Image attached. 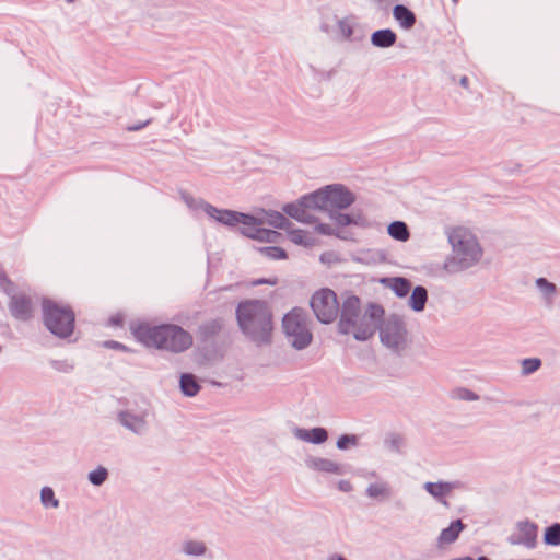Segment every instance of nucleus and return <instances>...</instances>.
<instances>
[{"label": "nucleus", "mask_w": 560, "mask_h": 560, "mask_svg": "<svg viewBox=\"0 0 560 560\" xmlns=\"http://www.w3.org/2000/svg\"><path fill=\"white\" fill-rule=\"evenodd\" d=\"M353 200L352 194L343 187L328 186L284 206L283 211L298 221L311 223L315 220L316 212L343 209Z\"/></svg>", "instance_id": "nucleus-1"}, {"label": "nucleus", "mask_w": 560, "mask_h": 560, "mask_svg": "<svg viewBox=\"0 0 560 560\" xmlns=\"http://www.w3.org/2000/svg\"><path fill=\"white\" fill-rule=\"evenodd\" d=\"M384 316V310L376 304L362 306L357 295L345 298L338 328L342 334L352 335L358 340H366L378 328Z\"/></svg>", "instance_id": "nucleus-2"}, {"label": "nucleus", "mask_w": 560, "mask_h": 560, "mask_svg": "<svg viewBox=\"0 0 560 560\" xmlns=\"http://www.w3.org/2000/svg\"><path fill=\"white\" fill-rule=\"evenodd\" d=\"M133 332L136 338L147 347L170 352L186 351L194 343L192 335L175 324L152 325L143 323L138 325Z\"/></svg>", "instance_id": "nucleus-3"}, {"label": "nucleus", "mask_w": 560, "mask_h": 560, "mask_svg": "<svg viewBox=\"0 0 560 560\" xmlns=\"http://www.w3.org/2000/svg\"><path fill=\"white\" fill-rule=\"evenodd\" d=\"M236 317L242 331L257 343L270 341L273 331L272 312L260 300H246L238 304Z\"/></svg>", "instance_id": "nucleus-4"}, {"label": "nucleus", "mask_w": 560, "mask_h": 560, "mask_svg": "<svg viewBox=\"0 0 560 560\" xmlns=\"http://www.w3.org/2000/svg\"><path fill=\"white\" fill-rule=\"evenodd\" d=\"M42 307L45 325L52 334L59 337H68L73 332L74 313L69 306L50 299H44Z\"/></svg>", "instance_id": "nucleus-5"}, {"label": "nucleus", "mask_w": 560, "mask_h": 560, "mask_svg": "<svg viewBox=\"0 0 560 560\" xmlns=\"http://www.w3.org/2000/svg\"><path fill=\"white\" fill-rule=\"evenodd\" d=\"M282 327L285 335L291 339L296 349L306 348L313 339L307 327V319L302 308L295 307L284 315Z\"/></svg>", "instance_id": "nucleus-6"}, {"label": "nucleus", "mask_w": 560, "mask_h": 560, "mask_svg": "<svg viewBox=\"0 0 560 560\" xmlns=\"http://www.w3.org/2000/svg\"><path fill=\"white\" fill-rule=\"evenodd\" d=\"M311 308L316 318L324 323L335 322L338 315H341V306L335 291L328 288H322L314 292L310 302Z\"/></svg>", "instance_id": "nucleus-7"}, {"label": "nucleus", "mask_w": 560, "mask_h": 560, "mask_svg": "<svg viewBox=\"0 0 560 560\" xmlns=\"http://www.w3.org/2000/svg\"><path fill=\"white\" fill-rule=\"evenodd\" d=\"M450 241L457 252L467 255L470 260H477L481 255L476 237L465 229H454L450 235Z\"/></svg>", "instance_id": "nucleus-8"}, {"label": "nucleus", "mask_w": 560, "mask_h": 560, "mask_svg": "<svg viewBox=\"0 0 560 560\" xmlns=\"http://www.w3.org/2000/svg\"><path fill=\"white\" fill-rule=\"evenodd\" d=\"M537 526L529 522H521L515 527L511 535V542L516 545H524L526 547H534L537 539Z\"/></svg>", "instance_id": "nucleus-9"}, {"label": "nucleus", "mask_w": 560, "mask_h": 560, "mask_svg": "<svg viewBox=\"0 0 560 560\" xmlns=\"http://www.w3.org/2000/svg\"><path fill=\"white\" fill-rule=\"evenodd\" d=\"M10 311L19 319L27 320L33 316V305L30 296L15 294L10 302Z\"/></svg>", "instance_id": "nucleus-10"}, {"label": "nucleus", "mask_w": 560, "mask_h": 560, "mask_svg": "<svg viewBox=\"0 0 560 560\" xmlns=\"http://www.w3.org/2000/svg\"><path fill=\"white\" fill-rule=\"evenodd\" d=\"M464 528H465V525L463 524V522L460 520H456V521L452 522L447 528H444L441 532V534L438 538L439 548H445L446 546L454 542L458 538L460 532Z\"/></svg>", "instance_id": "nucleus-11"}, {"label": "nucleus", "mask_w": 560, "mask_h": 560, "mask_svg": "<svg viewBox=\"0 0 560 560\" xmlns=\"http://www.w3.org/2000/svg\"><path fill=\"white\" fill-rule=\"evenodd\" d=\"M394 18L405 30H410L416 23L415 13L405 5H396L394 8Z\"/></svg>", "instance_id": "nucleus-12"}, {"label": "nucleus", "mask_w": 560, "mask_h": 560, "mask_svg": "<svg viewBox=\"0 0 560 560\" xmlns=\"http://www.w3.org/2000/svg\"><path fill=\"white\" fill-rule=\"evenodd\" d=\"M454 488L455 486L448 482H428L425 485V490L434 498L443 501L444 504H447L446 501H444V498L450 495Z\"/></svg>", "instance_id": "nucleus-13"}, {"label": "nucleus", "mask_w": 560, "mask_h": 560, "mask_svg": "<svg viewBox=\"0 0 560 560\" xmlns=\"http://www.w3.org/2000/svg\"><path fill=\"white\" fill-rule=\"evenodd\" d=\"M396 39V34L390 30H381L372 35V43L377 47H390Z\"/></svg>", "instance_id": "nucleus-14"}, {"label": "nucleus", "mask_w": 560, "mask_h": 560, "mask_svg": "<svg viewBox=\"0 0 560 560\" xmlns=\"http://www.w3.org/2000/svg\"><path fill=\"white\" fill-rule=\"evenodd\" d=\"M211 215L215 218L218 221L228 225H234L240 222H245V215L231 211L213 210Z\"/></svg>", "instance_id": "nucleus-15"}, {"label": "nucleus", "mask_w": 560, "mask_h": 560, "mask_svg": "<svg viewBox=\"0 0 560 560\" xmlns=\"http://www.w3.org/2000/svg\"><path fill=\"white\" fill-rule=\"evenodd\" d=\"M289 236L293 243L299 245L313 246L316 243L313 233L303 230L290 231Z\"/></svg>", "instance_id": "nucleus-16"}, {"label": "nucleus", "mask_w": 560, "mask_h": 560, "mask_svg": "<svg viewBox=\"0 0 560 560\" xmlns=\"http://www.w3.org/2000/svg\"><path fill=\"white\" fill-rule=\"evenodd\" d=\"M428 300L425 288L417 287L410 298V305L415 311H422Z\"/></svg>", "instance_id": "nucleus-17"}, {"label": "nucleus", "mask_w": 560, "mask_h": 560, "mask_svg": "<svg viewBox=\"0 0 560 560\" xmlns=\"http://www.w3.org/2000/svg\"><path fill=\"white\" fill-rule=\"evenodd\" d=\"M388 233L393 238L400 242H406L410 236L407 225L400 221L392 223L388 226Z\"/></svg>", "instance_id": "nucleus-18"}, {"label": "nucleus", "mask_w": 560, "mask_h": 560, "mask_svg": "<svg viewBox=\"0 0 560 560\" xmlns=\"http://www.w3.org/2000/svg\"><path fill=\"white\" fill-rule=\"evenodd\" d=\"M300 436L312 443H323L327 440V431L323 428H315L301 432Z\"/></svg>", "instance_id": "nucleus-19"}, {"label": "nucleus", "mask_w": 560, "mask_h": 560, "mask_svg": "<svg viewBox=\"0 0 560 560\" xmlns=\"http://www.w3.org/2000/svg\"><path fill=\"white\" fill-rule=\"evenodd\" d=\"M180 387H182V390L188 396L196 395L200 389L199 384L197 383L195 376L191 374H184L182 376Z\"/></svg>", "instance_id": "nucleus-20"}, {"label": "nucleus", "mask_w": 560, "mask_h": 560, "mask_svg": "<svg viewBox=\"0 0 560 560\" xmlns=\"http://www.w3.org/2000/svg\"><path fill=\"white\" fill-rule=\"evenodd\" d=\"M390 287L397 295L406 296L411 289V283L405 278H395Z\"/></svg>", "instance_id": "nucleus-21"}, {"label": "nucleus", "mask_w": 560, "mask_h": 560, "mask_svg": "<svg viewBox=\"0 0 560 560\" xmlns=\"http://www.w3.org/2000/svg\"><path fill=\"white\" fill-rule=\"evenodd\" d=\"M314 467L319 471L339 474L340 466L329 459H317L314 462Z\"/></svg>", "instance_id": "nucleus-22"}, {"label": "nucleus", "mask_w": 560, "mask_h": 560, "mask_svg": "<svg viewBox=\"0 0 560 560\" xmlns=\"http://www.w3.org/2000/svg\"><path fill=\"white\" fill-rule=\"evenodd\" d=\"M545 541L549 545L560 544V524H555L547 528L545 533Z\"/></svg>", "instance_id": "nucleus-23"}, {"label": "nucleus", "mask_w": 560, "mask_h": 560, "mask_svg": "<svg viewBox=\"0 0 560 560\" xmlns=\"http://www.w3.org/2000/svg\"><path fill=\"white\" fill-rule=\"evenodd\" d=\"M368 493L373 498H384L389 494V488L386 483H374L369 487Z\"/></svg>", "instance_id": "nucleus-24"}, {"label": "nucleus", "mask_w": 560, "mask_h": 560, "mask_svg": "<svg viewBox=\"0 0 560 560\" xmlns=\"http://www.w3.org/2000/svg\"><path fill=\"white\" fill-rule=\"evenodd\" d=\"M253 236L259 241L272 243V242H277L280 234L276 231L258 229L256 231L255 235H253Z\"/></svg>", "instance_id": "nucleus-25"}, {"label": "nucleus", "mask_w": 560, "mask_h": 560, "mask_svg": "<svg viewBox=\"0 0 560 560\" xmlns=\"http://www.w3.org/2000/svg\"><path fill=\"white\" fill-rule=\"evenodd\" d=\"M40 498L43 504L46 506L56 508L58 505V500L55 499V493L51 488H43Z\"/></svg>", "instance_id": "nucleus-26"}, {"label": "nucleus", "mask_w": 560, "mask_h": 560, "mask_svg": "<svg viewBox=\"0 0 560 560\" xmlns=\"http://www.w3.org/2000/svg\"><path fill=\"white\" fill-rule=\"evenodd\" d=\"M108 472L104 467H98L90 472L89 479L93 485L100 486L107 479Z\"/></svg>", "instance_id": "nucleus-27"}, {"label": "nucleus", "mask_w": 560, "mask_h": 560, "mask_svg": "<svg viewBox=\"0 0 560 560\" xmlns=\"http://www.w3.org/2000/svg\"><path fill=\"white\" fill-rule=\"evenodd\" d=\"M185 551L189 555L199 556L205 553L206 546L201 541H188L185 547Z\"/></svg>", "instance_id": "nucleus-28"}, {"label": "nucleus", "mask_w": 560, "mask_h": 560, "mask_svg": "<svg viewBox=\"0 0 560 560\" xmlns=\"http://www.w3.org/2000/svg\"><path fill=\"white\" fill-rule=\"evenodd\" d=\"M541 365V362L539 359H526L522 363L523 372L525 374H530L535 371H537Z\"/></svg>", "instance_id": "nucleus-29"}, {"label": "nucleus", "mask_w": 560, "mask_h": 560, "mask_svg": "<svg viewBox=\"0 0 560 560\" xmlns=\"http://www.w3.org/2000/svg\"><path fill=\"white\" fill-rule=\"evenodd\" d=\"M267 256L273 259H284L287 258V254L283 249L279 247H268L265 249Z\"/></svg>", "instance_id": "nucleus-30"}, {"label": "nucleus", "mask_w": 560, "mask_h": 560, "mask_svg": "<svg viewBox=\"0 0 560 560\" xmlns=\"http://www.w3.org/2000/svg\"><path fill=\"white\" fill-rule=\"evenodd\" d=\"M271 223L278 228V229H281V230H288L289 226H290V222L289 220L282 215V214H277L273 217Z\"/></svg>", "instance_id": "nucleus-31"}, {"label": "nucleus", "mask_w": 560, "mask_h": 560, "mask_svg": "<svg viewBox=\"0 0 560 560\" xmlns=\"http://www.w3.org/2000/svg\"><path fill=\"white\" fill-rule=\"evenodd\" d=\"M357 443V439L353 435H342L338 440V447L339 448H347L349 445H354Z\"/></svg>", "instance_id": "nucleus-32"}, {"label": "nucleus", "mask_w": 560, "mask_h": 560, "mask_svg": "<svg viewBox=\"0 0 560 560\" xmlns=\"http://www.w3.org/2000/svg\"><path fill=\"white\" fill-rule=\"evenodd\" d=\"M337 225L343 226L351 224L353 220L348 214H339L335 218Z\"/></svg>", "instance_id": "nucleus-33"}, {"label": "nucleus", "mask_w": 560, "mask_h": 560, "mask_svg": "<svg viewBox=\"0 0 560 560\" xmlns=\"http://www.w3.org/2000/svg\"><path fill=\"white\" fill-rule=\"evenodd\" d=\"M315 232L319 234L331 235L334 234V229L326 224H319L315 226Z\"/></svg>", "instance_id": "nucleus-34"}, {"label": "nucleus", "mask_w": 560, "mask_h": 560, "mask_svg": "<svg viewBox=\"0 0 560 560\" xmlns=\"http://www.w3.org/2000/svg\"><path fill=\"white\" fill-rule=\"evenodd\" d=\"M537 284L540 287V288H546L549 292H553L555 291V284L552 283H549L546 279H539L537 281Z\"/></svg>", "instance_id": "nucleus-35"}, {"label": "nucleus", "mask_w": 560, "mask_h": 560, "mask_svg": "<svg viewBox=\"0 0 560 560\" xmlns=\"http://www.w3.org/2000/svg\"><path fill=\"white\" fill-rule=\"evenodd\" d=\"M383 341L390 346H398V341L390 342L389 337L387 334L383 335L382 337Z\"/></svg>", "instance_id": "nucleus-36"}, {"label": "nucleus", "mask_w": 560, "mask_h": 560, "mask_svg": "<svg viewBox=\"0 0 560 560\" xmlns=\"http://www.w3.org/2000/svg\"><path fill=\"white\" fill-rule=\"evenodd\" d=\"M350 488H351V487H350V483H349V482H347V481H342V482H340V489H341V490L348 491V490H350Z\"/></svg>", "instance_id": "nucleus-37"}, {"label": "nucleus", "mask_w": 560, "mask_h": 560, "mask_svg": "<svg viewBox=\"0 0 560 560\" xmlns=\"http://www.w3.org/2000/svg\"><path fill=\"white\" fill-rule=\"evenodd\" d=\"M257 283H269V284H276L277 283V278L272 279V280H260L258 281Z\"/></svg>", "instance_id": "nucleus-38"}, {"label": "nucleus", "mask_w": 560, "mask_h": 560, "mask_svg": "<svg viewBox=\"0 0 560 560\" xmlns=\"http://www.w3.org/2000/svg\"><path fill=\"white\" fill-rule=\"evenodd\" d=\"M462 83H463L464 85H466V84H467V79H466V78H464V79L462 80Z\"/></svg>", "instance_id": "nucleus-39"}, {"label": "nucleus", "mask_w": 560, "mask_h": 560, "mask_svg": "<svg viewBox=\"0 0 560 560\" xmlns=\"http://www.w3.org/2000/svg\"><path fill=\"white\" fill-rule=\"evenodd\" d=\"M478 560H489V559L486 557H480Z\"/></svg>", "instance_id": "nucleus-40"}, {"label": "nucleus", "mask_w": 560, "mask_h": 560, "mask_svg": "<svg viewBox=\"0 0 560 560\" xmlns=\"http://www.w3.org/2000/svg\"><path fill=\"white\" fill-rule=\"evenodd\" d=\"M459 0H453V2L457 3Z\"/></svg>", "instance_id": "nucleus-41"}]
</instances>
